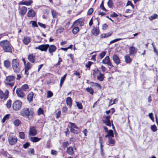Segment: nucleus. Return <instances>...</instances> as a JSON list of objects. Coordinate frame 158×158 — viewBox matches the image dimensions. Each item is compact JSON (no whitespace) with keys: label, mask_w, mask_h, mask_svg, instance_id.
<instances>
[{"label":"nucleus","mask_w":158,"mask_h":158,"mask_svg":"<svg viewBox=\"0 0 158 158\" xmlns=\"http://www.w3.org/2000/svg\"><path fill=\"white\" fill-rule=\"evenodd\" d=\"M20 114L22 117L31 120L35 115V112L33 108L25 107L20 110Z\"/></svg>","instance_id":"obj_1"},{"label":"nucleus","mask_w":158,"mask_h":158,"mask_svg":"<svg viewBox=\"0 0 158 158\" xmlns=\"http://www.w3.org/2000/svg\"><path fill=\"white\" fill-rule=\"evenodd\" d=\"M0 46L4 52L12 53L13 47L10 42L7 40H4L0 42Z\"/></svg>","instance_id":"obj_2"},{"label":"nucleus","mask_w":158,"mask_h":158,"mask_svg":"<svg viewBox=\"0 0 158 158\" xmlns=\"http://www.w3.org/2000/svg\"><path fill=\"white\" fill-rule=\"evenodd\" d=\"M15 76L11 75L6 76L4 81L5 85L12 88L15 85Z\"/></svg>","instance_id":"obj_3"},{"label":"nucleus","mask_w":158,"mask_h":158,"mask_svg":"<svg viewBox=\"0 0 158 158\" xmlns=\"http://www.w3.org/2000/svg\"><path fill=\"white\" fill-rule=\"evenodd\" d=\"M12 66L14 72L16 73H18L20 71V66L17 59H13L12 60Z\"/></svg>","instance_id":"obj_4"},{"label":"nucleus","mask_w":158,"mask_h":158,"mask_svg":"<svg viewBox=\"0 0 158 158\" xmlns=\"http://www.w3.org/2000/svg\"><path fill=\"white\" fill-rule=\"evenodd\" d=\"M22 102L19 100L15 101L12 104V108L14 110L18 111L20 110L22 106Z\"/></svg>","instance_id":"obj_5"},{"label":"nucleus","mask_w":158,"mask_h":158,"mask_svg":"<svg viewBox=\"0 0 158 158\" xmlns=\"http://www.w3.org/2000/svg\"><path fill=\"white\" fill-rule=\"evenodd\" d=\"M9 144L12 146L15 144L18 141L17 137L15 135H9L8 138Z\"/></svg>","instance_id":"obj_6"},{"label":"nucleus","mask_w":158,"mask_h":158,"mask_svg":"<svg viewBox=\"0 0 158 158\" xmlns=\"http://www.w3.org/2000/svg\"><path fill=\"white\" fill-rule=\"evenodd\" d=\"M9 92L8 89L5 90V93L0 89V99L6 101L9 97Z\"/></svg>","instance_id":"obj_7"},{"label":"nucleus","mask_w":158,"mask_h":158,"mask_svg":"<svg viewBox=\"0 0 158 158\" xmlns=\"http://www.w3.org/2000/svg\"><path fill=\"white\" fill-rule=\"evenodd\" d=\"M111 117L110 115H107L104 117V120H102V121L103 123H104L107 126L110 127L111 124L113 123L112 120H110Z\"/></svg>","instance_id":"obj_8"},{"label":"nucleus","mask_w":158,"mask_h":158,"mask_svg":"<svg viewBox=\"0 0 158 158\" xmlns=\"http://www.w3.org/2000/svg\"><path fill=\"white\" fill-rule=\"evenodd\" d=\"M19 13L20 16H23L26 13L27 10V8L24 6H19L18 7Z\"/></svg>","instance_id":"obj_9"},{"label":"nucleus","mask_w":158,"mask_h":158,"mask_svg":"<svg viewBox=\"0 0 158 158\" xmlns=\"http://www.w3.org/2000/svg\"><path fill=\"white\" fill-rule=\"evenodd\" d=\"M102 63L105 64H106L110 67V68H113L114 66L111 61L110 59L109 56H106L102 60Z\"/></svg>","instance_id":"obj_10"},{"label":"nucleus","mask_w":158,"mask_h":158,"mask_svg":"<svg viewBox=\"0 0 158 158\" xmlns=\"http://www.w3.org/2000/svg\"><path fill=\"white\" fill-rule=\"evenodd\" d=\"M84 24V19L82 18H80L73 22L71 27L73 28L74 26H77L78 24H79L81 26H82Z\"/></svg>","instance_id":"obj_11"},{"label":"nucleus","mask_w":158,"mask_h":158,"mask_svg":"<svg viewBox=\"0 0 158 158\" xmlns=\"http://www.w3.org/2000/svg\"><path fill=\"white\" fill-rule=\"evenodd\" d=\"M32 65L29 62H28L25 65L24 68V74L26 75V77H28L29 75V70L31 69Z\"/></svg>","instance_id":"obj_12"},{"label":"nucleus","mask_w":158,"mask_h":158,"mask_svg":"<svg viewBox=\"0 0 158 158\" xmlns=\"http://www.w3.org/2000/svg\"><path fill=\"white\" fill-rule=\"evenodd\" d=\"M49 47V44H44L39 45L38 47H36L35 49H38L41 51L47 52Z\"/></svg>","instance_id":"obj_13"},{"label":"nucleus","mask_w":158,"mask_h":158,"mask_svg":"<svg viewBox=\"0 0 158 158\" xmlns=\"http://www.w3.org/2000/svg\"><path fill=\"white\" fill-rule=\"evenodd\" d=\"M129 54L131 56H135L137 54V49L135 47L131 46L129 48Z\"/></svg>","instance_id":"obj_14"},{"label":"nucleus","mask_w":158,"mask_h":158,"mask_svg":"<svg viewBox=\"0 0 158 158\" xmlns=\"http://www.w3.org/2000/svg\"><path fill=\"white\" fill-rule=\"evenodd\" d=\"M37 131L36 128L34 126H31L30 127L29 131V135L32 136H34L37 135Z\"/></svg>","instance_id":"obj_15"},{"label":"nucleus","mask_w":158,"mask_h":158,"mask_svg":"<svg viewBox=\"0 0 158 158\" xmlns=\"http://www.w3.org/2000/svg\"><path fill=\"white\" fill-rule=\"evenodd\" d=\"M100 33V30L98 27H93V29L91 30V34L95 36H98Z\"/></svg>","instance_id":"obj_16"},{"label":"nucleus","mask_w":158,"mask_h":158,"mask_svg":"<svg viewBox=\"0 0 158 158\" xmlns=\"http://www.w3.org/2000/svg\"><path fill=\"white\" fill-rule=\"evenodd\" d=\"M113 60L117 65H118L121 63V60L119 57L116 54H114L112 57Z\"/></svg>","instance_id":"obj_17"},{"label":"nucleus","mask_w":158,"mask_h":158,"mask_svg":"<svg viewBox=\"0 0 158 158\" xmlns=\"http://www.w3.org/2000/svg\"><path fill=\"white\" fill-rule=\"evenodd\" d=\"M16 93L18 97L21 98H23L25 96V94L24 92V91L20 88H17L16 89Z\"/></svg>","instance_id":"obj_18"},{"label":"nucleus","mask_w":158,"mask_h":158,"mask_svg":"<svg viewBox=\"0 0 158 158\" xmlns=\"http://www.w3.org/2000/svg\"><path fill=\"white\" fill-rule=\"evenodd\" d=\"M48 49L49 53L51 56H53V52H54L56 50L57 48L54 45H49V47Z\"/></svg>","instance_id":"obj_19"},{"label":"nucleus","mask_w":158,"mask_h":158,"mask_svg":"<svg viewBox=\"0 0 158 158\" xmlns=\"http://www.w3.org/2000/svg\"><path fill=\"white\" fill-rule=\"evenodd\" d=\"M27 59L32 63H34L35 62V56L34 54H29L27 56Z\"/></svg>","instance_id":"obj_20"},{"label":"nucleus","mask_w":158,"mask_h":158,"mask_svg":"<svg viewBox=\"0 0 158 158\" xmlns=\"http://www.w3.org/2000/svg\"><path fill=\"white\" fill-rule=\"evenodd\" d=\"M33 3V1L30 0V1H22L19 2L18 4L19 5H25L26 6H31L32 3Z\"/></svg>","instance_id":"obj_21"},{"label":"nucleus","mask_w":158,"mask_h":158,"mask_svg":"<svg viewBox=\"0 0 158 158\" xmlns=\"http://www.w3.org/2000/svg\"><path fill=\"white\" fill-rule=\"evenodd\" d=\"M27 15L29 18H33L35 16L36 13L32 9H31L28 11Z\"/></svg>","instance_id":"obj_22"},{"label":"nucleus","mask_w":158,"mask_h":158,"mask_svg":"<svg viewBox=\"0 0 158 158\" xmlns=\"http://www.w3.org/2000/svg\"><path fill=\"white\" fill-rule=\"evenodd\" d=\"M93 73L92 75L94 77H96L100 73L101 71L99 70L98 68H96L93 70Z\"/></svg>","instance_id":"obj_23"},{"label":"nucleus","mask_w":158,"mask_h":158,"mask_svg":"<svg viewBox=\"0 0 158 158\" xmlns=\"http://www.w3.org/2000/svg\"><path fill=\"white\" fill-rule=\"evenodd\" d=\"M34 95V93L32 92H30L27 95V99L29 103L32 102Z\"/></svg>","instance_id":"obj_24"},{"label":"nucleus","mask_w":158,"mask_h":158,"mask_svg":"<svg viewBox=\"0 0 158 158\" xmlns=\"http://www.w3.org/2000/svg\"><path fill=\"white\" fill-rule=\"evenodd\" d=\"M130 55L129 54H126L124 56V59L125 62L128 64H130L132 61V59L131 58Z\"/></svg>","instance_id":"obj_25"},{"label":"nucleus","mask_w":158,"mask_h":158,"mask_svg":"<svg viewBox=\"0 0 158 158\" xmlns=\"http://www.w3.org/2000/svg\"><path fill=\"white\" fill-rule=\"evenodd\" d=\"M31 39L29 37L24 36L22 40V41L25 45H27L31 41Z\"/></svg>","instance_id":"obj_26"},{"label":"nucleus","mask_w":158,"mask_h":158,"mask_svg":"<svg viewBox=\"0 0 158 158\" xmlns=\"http://www.w3.org/2000/svg\"><path fill=\"white\" fill-rule=\"evenodd\" d=\"M112 34V32H109L106 33L102 34L100 36V38L101 39L106 38L110 36Z\"/></svg>","instance_id":"obj_27"},{"label":"nucleus","mask_w":158,"mask_h":158,"mask_svg":"<svg viewBox=\"0 0 158 158\" xmlns=\"http://www.w3.org/2000/svg\"><path fill=\"white\" fill-rule=\"evenodd\" d=\"M66 104L69 108H71L72 104V99L70 97H68L66 99Z\"/></svg>","instance_id":"obj_28"},{"label":"nucleus","mask_w":158,"mask_h":158,"mask_svg":"<svg viewBox=\"0 0 158 158\" xmlns=\"http://www.w3.org/2000/svg\"><path fill=\"white\" fill-rule=\"evenodd\" d=\"M66 152L68 154L71 156L74 154L73 148L71 146H70L67 148Z\"/></svg>","instance_id":"obj_29"},{"label":"nucleus","mask_w":158,"mask_h":158,"mask_svg":"<svg viewBox=\"0 0 158 158\" xmlns=\"http://www.w3.org/2000/svg\"><path fill=\"white\" fill-rule=\"evenodd\" d=\"M96 77L98 80L102 81L104 80L105 78L104 74L101 73Z\"/></svg>","instance_id":"obj_30"},{"label":"nucleus","mask_w":158,"mask_h":158,"mask_svg":"<svg viewBox=\"0 0 158 158\" xmlns=\"http://www.w3.org/2000/svg\"><path fill=\"white\" fill-rule=\"evenodd\" d=\"M41 139V138H39L37 137H31L30 138V141L33 143H36L39 142Z\"/></svg>","instance_id":"obj_31"},{"label":"nucleus","mask_w":158,"mask_h":158,"mask_svg":"<svg viewBox=\"0 0 158 158\" xmlns=\"http://www.w3.org/2000/svg\"><path fill=\"white\" fill-rule=\"evenodd\" d=\"M3 64L6 68L8 69L10 66V62L9 60H6L4 61Z\"/></svg>","instance_id":"obj_32"},{"label":"nucleus","mask_w":158,"mask_h":158,"mask_svg":"<svg viewBox=\"0 0 158 158\" xmlns=\"http://www.w3.org/2000/svg\"><path fill=\"white\" fill-rule=\"evenodd\" d=\"M106 133L107 134L105 135V138H106L107 137H113L114 136V134L112 130H109Z\"/></svg>","instance_id":"obj_33"},{"label":"nucleus","mask_w":158,"mask_h":158,"mask_svg":"<svg viewBox=\"0 0 158 158\" xmlns=\"http://www.w3.org/2000/svg\"><path fill=\"white\" fill-rule=\"evenodd\" d=\"M90 83L91 84L92 86H96L99 89H102V86L101 85L98 83L91 81L90 82Z\"/></svg>","instance_id":"obj_34"},{"label":"nucleus","mask_w":158,"mask_h":158,"mask_svg":"<svg viewBox=\"0 0 158 158\" xmlns=\"http://www.w3.org/2000/svg\"><path fill=\"white\" fill-rule=\"evenodd\" d=\"M73 28L72 30V31L74 35L77 34L79 31V28L78 27L76 26L73 27Z\"/></svg>","instance_id":"obj_35"},{"label":"nucleus","mask_w":158,"mask_h":158,"mask_svg":"<svg viewBox=\"0 0 158 158\" xmlns=\"http://www.w3.org/2000/svg\"><path fill=\"white\" fill-rule=\"evenodd\" d=\"M67 76V74H65L63 77H61L60 80V88H61L62 86L63 85V84L65 80V78Z\"/></svg>","instance_id":"obj_36"},{"label":"nucleus","mask_w":158,"mask_h":158,"mask_svg":"<svg viewBox=\"0 0 158 158\" xmlns=\"http://www.w3.org/2000/svg\"><path fill=\"white\" fill-rule=\"evenodd\" d=\"M69 124L70 125V126L69 127L70 129L72 128H75L77 129H79V127L76 125L75 123L71 122H69Z\"/></svg>","instance_id":"obj_37"},{"label":"nucleus","mask_w":158,"mask_h":158,"mask_svg":"<svg viewBox=\"0 0 158 158\" xmlns=\"http://www.w3.org/2000/svg\"><path fill=\"white\" fill-rule=\"evenodd\" d=\"M94 64L93 62L91 61H88L87 63L85 64V67L88 69V70H90V67L91 65Z\"/></svg>","instance_id":"obj_38"},{"label":"nucleus","mask_w":158,"mask_h":158,"mask_svg":"<svg viewBox=\"0 0 158 158\" xmlns=\"http://www.w3.org/2000/svg\"><path fill=\"white\" fill-rule=\"evenodd\" d=\"M10 114H8L6 115L2 118L1 122L2 123H4L5 121L8 119L10 118Z\"/></svg>","instance_id":"obj_39"},{"label":"nucleus","mask_w":158,"mask_h":158,"mask_svg":"<svg viewBox=\"0 0 158 158\" xmlns=\"http://www.w3.org/2000/svg\"><path fill=\"white\" fill-rule=\"evenodd\" d=\"M21 124V122L18 119H16L14 122V124L16 127H18Z\"/></svg>","instance_id":"obj_40"},{"label":"nucleus","mask_w":158,"mask_h":158,"mask_svg":"<svg viewBox=\"0 0 158 158\" xmlns=\"http://www.w3.org/2000/svg\"><path fill=\"white\" fill-rule=\"evenodd\" d=\"M109 143L110 144H111V146H114L115 143V141L113 139L112 137H109Z\"/></svg>","instance_id":"obj_41"},{"label":"nucleus","mask_w":158,"mask_h":158,"mask_svg":"<svg viewBox=\"0 0 158 158\" xmlns=\"http://www.w3.org/2000/svg\"><path fill=\"white\" fill-rule=\"evenodd\" d=\"M29 87L27 84H25L23 85L21 88L20 89L23 91H26V90L28 89Z\"/></svg>","instance_id":"obj_42"},{"label":"nucleus","mask_w":158,"mask_h":158,"mask_svg":"<svg viewBox=\"0 0 158 158\" xmlns=\"http://www.w3.org/2000/svg\"><path fill=\"white\" fill-rule=\"evenodd\" d=\"M107 5L110 8H113L114 7V3L112 0H109L107 2Z\"/></svg>","instance_id":"obj_43"},{"label":"nucleus","mask_w":158,"mask_h":158,"mask_svg":"<svg viewBox=\"0 0 158 158\" xmlns=\"http://www.w3.org/2000/svg\"><path fill=\"white\" fill-rule=\"evenodd\" d=\"M158 17V15L156 14H154L153 15L151 16L148 18L150 20H152L156 19Z\"/></svg>","instance_id":"obj_44"},{"label":"nucleus","mask_w":158,"mask_h":158,"mask_svg":"<svg viewBox=\"0 0 158 158\" xmlns=\"http://www.w3.org/2000/svg\"><path fill=\"white\" fill-rule=\"evenodd\" d=\"M11 102L12 101L10 99H9L7 101L6 105L7 108H10L11 107L12 104Z\"/></svg>","instance_id":"obj_45"},{"label":"nucleus","mask_w":158,"mask_h":158,"mask_svg":"<svg viewBox=\"0 0 158 158\" xmlns=\"http://www.w3.org/2000/svg\"><path fill=\"white\" fill-rule=\"evenodd\" d=\"M86 90L87 92H89L91 95L93 94L94 92V91L93 90V89L91 87L87 88L86 89Z\"/></svg>","instance_id":"obj_46"},{"label":"nucleus","mask_w":158,"mask_h":158,"mask_svg":"<svg viewBox=\"0 0 158 158\" xmlns=\"http://www.w3.org/2000/svg\"><path fill=\"white\" fill-rule=\"evenodd\" d=\"M100 8L103 10L104 11L106 12L107 11V10L105 8L104 6L103 1H102L100 6Z\"/></svg>","instance_id":"obj_47"},{"label":"nucleus","mask_w":158,"mask_h":158,"mask_svg":"<svg viewBox=\"0 0 158 158\" xmlns=\"http://www.w3.org/2000/svg\"><path fill=\"white\" fill-rule=\"evenodd\" d=\"M19 137L20 139H25V134L23 132H20L19 133Z\"/></svg>","instance_id":"obj_48"},{"label":"nucleus","mask_w":158,"mask_h":158,"mask_svg":"<svg viewBox=\"0 0 158 158\" xmlns=\"http://www.w3.org/2000/svg\"><path fill=\"white\" fill-rule=\"evenodd\" d=\"M53 95V93L51 91H48L47 92V98H49L52 97Z\"/></svg>","instance_id":"obj_49"},{"label":"nucleus","mask_w":158,"mask_h":158,"mask_svg":"<svg viewBox=\"0 0 158 158\" xmlns=\"http://www.w3.org/2000/svg\"><path fill=\"white\" fill-rule=\"evenodd\" d=\"M118 101V98H115L113 101V103H111V102H112V99H111L109 102V106H110L112 105L115 104V102H117Z\"/></svg>","instance_id":"obj_50"},{"label":"nucleus","mask_w":158,"mask_h":158,"mask_svg":"<svg viewBox=\"0 0 158 158\" xmlns=\"http://www.w3.org/2000/svg\"><path fill=\"white\" fill-rule=\"evenodd\" d=\"M51 13L53 18H56L57 17V13L56 12V11H55L53 10H51Z\"/></svg>","instance_id":"obj_51"},{"label":"nucleus","mask_w":158,"mask_h":158,"mask_svg":"<svg viewBox=\"0 0 158 158\" xmlns=\"http://www.w3.org/2000/svg\"><path fill=\"white\" fill-rule=\"evenodd\" d=\"M0 153L2 155H3L5 157L7 156V152L6 151H5L3 149H2L1 150Z\"/></svg>","instance_id":"obj_52"},{"label":"nucleus","mask_w":158,"mask_h":158,"mask_svg":"<svg viewBox=\"0 0 158 158\" xmlns=\"http://www.w3.org/2000/svg\"><path fill=\"white\" fill-rule=\"evenodd\" d=\"M76 105L78 109H82L83 108V106L82 105V103L81 102H77Z\"/></svg>","instance_id":"obj_53"},{"label":"nucleus","mask_w":158,"mask_h":158,"mask_svg":"<svg viewBox=\"0 0 158 158\" xmlns=\"http://www.w3.org/2000/svg\"><path fill=\"white\" fill-rule=\"evenodd\" d=\"M30 23H32V25L33 27H38V26L36 21H31Z\"/></svg>","instance_id":"obj_54"},{"label":"nucleus","mask_w":158,"mask_h":158,"mask_svg":"<svg viewBox=\"0 0 158 158\" xmlns=\"http://www.w3.org/2000/svg\"><path fill=\"white\" fill-rule=\"evenodd\" d=\"M93 9L92 8H91L88 10L87 12V15H90L93 13Z\"/></svg>","instance_id":"obj_55"},{"label":"nucleus","mask_w":158,"mask_h":158,"mask_svg":"<svg viewBox=\"0 0 158 158\" xmlns=\"http://www.w3.org/2000/svg\"><path fill=\"white\" fill-rule=\"evenodd\" d=\"M70 129V132L74 134H78L79 133L78 131L75 129L74 128H72Z\"/></svg>","instance_id":"obj_56"},{"label":"nucleus","mask_w":158,"mask_h":158,"mask_svg":"<svg viewBox=\"0 0 158 158\" xmlns=\"http://www.w3.org/2000/svg\"><path fill=\"white\" fill-rule=\"evenodd\" d=\"M151 129L153 132L156 131L157 130V127L155 125H151Z\"/></svg>","instance_id":"obj_57"},{"label":"nucleus","mask_w":158,"mask_h":158,"mask_svg":"<svg viewBox=\"0 0 158 158\" xmlns=\"http://www.w3.org/2000/svg\"><path fill=\"white\" fill-rule=\"evenodd\" d=\"M69 145L68 141H67L66 142H64L63 143V146L64 148L65 149Z\"/></svg>","instance_id":"obj_58"},{"label":"nucleus","mask_w":158,"mask_h":158,"mask_svg":"<svg viewBox=\"0 0 158 158\" xmlns=\"http://www.w3.org/2000/svg\"><path fill=\"white\" fill-rule=\"evenodd\" d=\"M44 113V110L41 108H40L38 109V115L43 114Z\"/></svg>","instance_id":"obj_59"},{"label":"nucleus","mask_w":158,"mask_h":158,"mask_svg":"<svg viewBox=\"0 0 158 158\" xmlns=\"http://www.w3.org/2000/svg\"><path fill=\"white\" fill-rule=\"evenodd\" d=\"M106 54V52L105 51H103L101 52L99 54V56L101 59L103 58L105 56Z\"/></svg>","instance_id":"obj_60"},{"label":"nucleus","mask_w":158,"mask_h":158,"mask_svg":"<svg viewBox=\"0 0 158 158\" xmlns=\"http://www.w3.org/2000/svg\"><path fill=\"white\" fill-rule=\"evenodd\" d=\"M30 146V143L28 142H26L23 145V148L25 149L27 148Z\"/></svg>","instance_id":"obj_61"},{"label":"nucleus","mask_w":158,"mask_h":158,"mask_svg":"<svg viewBox=\"0 0 158 158\" xmlns=\"http://www.w3.org/2000/svg\"><path fill=\"white\" fill-rule=\"evenodd\" d=\"M123 40V39L122 38H118V39H114L113 40H111L110 42V44H112L113 43H115V42H116L118 41H119V40Z\"/></svg>","instance_id":"obj_62"},{"label":"nucleus","mask_w":158,"mask_h":158,"mask_svg":"<svg viewBox=\"0 0 158 158\" xmlns=\"http://www.w3.org/2000/svg\"><path fill=\"white\" fill-rule=\"evenodd\" d=\"M28 153H30L31 154L34 155L35 153V151L33 148H30L28 150Z\"/></svg>","instance_id":"obj_63"},{"label":"nucleus","mask_w":158,"mask_h":158,"mask_svg":"<svg viewBox=\"0 0 158 158\" xmlns=\"http://www.w3.org/2000/svg\"><path fill=\"white\" fill-rule=\"evenodd\" d=\"M149 118L152 120L153 122H154V119L152 113H150L148 114Z\"/></svg>","instance_id":"obj_64"}]
</instances>
